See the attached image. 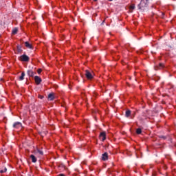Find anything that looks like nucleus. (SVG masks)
Wrapping results in <instances>:
<instances>
[{"label":"nucleus","mask_w":176,"mask_h":176,"mask_svg":"<svg viewBox=\"0 0 176 176\" xmlns=\"http://www.w3.org/2000/svg\"><path fill=\"white\" fill-rule=\"evenodd\" d=\"M24 76H25V72H22L21 76L19 77V80H24Z\"/></svg>","instance_id":"ddd939ff"},{"label":"nucleus","mask_w":176,"mask_h":176,"mask_svg":"<svg viewBox=\"0 0 176 176\" xmlns=\"http://www.w3.org/2000/svg\"><path fill=\"white\" fill-rule=\"evenodd\" d=\"M136 133H137V134H141V133H142V130L141 129V128L137 129Z\"/></svg>","instance_id":"a211bd4d"},{"label":"nucleus","mask_w":176,"mask_h":176,"mask_svg":"<svg viewBox=\"0 0 176 176\" xmlns=\"http://www.w3.org/2000/svg\"><path fill=\"white\" fill-rule=\"evenodd\" d=\"M85 76L88 80H91L93 79V78H94V76H93V73H91L89 70H85Z\"/></svg>","instance_id":"7ed1b4c3"},{"label":"nucleus","mask_w":176,"mask_h":176,"mask_svg":"<svg viewBox=\"0 0 176 176\" xmlns=\"http://www.w3.org/2000/svg\"><path fill=\"white\" fill-rule=\"evenodd\" d=\"M25 46L27 49H32V45H31L28 41L25 42Z\"/></svg>","instance_id":"1a4fd4ad"},{"label":"nucleus","mask_w":176,"mask_h":176,"mask_svg":"<svg viewBox=\"0 0 176 176\" xmlns=\"http://www.w3.org/2000/svg\"><path fill=\"white\" fill-rule=\"evenodd\" d=\"M19 60L24 63H28V61H30V57L26 54H23L19 57Z\"/></svg>","instance_id":"f03ea898"},{"label":"nucleus","mask_w":176,"mask_h":176,"mask_svg":"<svg viewBox=\"0 0 176 176\" xmlns=\"http://www.w3.org/2000/svg\"><path fill=\"white\" fill-rule=\"evenodd\" d=\"M130 115H131V111L126 110L125 113L126 118H129Z\"/></svg>","instance_id":"4468645a"},{"label":"nucleus","mask_w":176,"mask_h":176,"mask_svg":"<svg viewBox=\"0 0 176 176\" xmlns=\"http://www.w3.org/2000/svg\"><path fill=\"white\" fill-rule=\"evenodd\" d=\"M34 80L36 85H41V82H42V79L38 76H34Z\"/></svg>","instance_id":"39448f33"},{"label":"nucleus","mask_w":176,"mask_h":176,"mask_svg":"<svg viewBox=\"0 0 176 176\" xmlns=\"http://www.w3.org/2000/svg\"><path fill=\"white\" fill-rule=\"evenodd\" d=\"M27 74H28V76H30L32 78H34V75H35V74L34 73V72L32 70H28Z\"/></svg>","instance_id":"6e6552de"},{"label":"nucleus","mask_w":176,"mask_h":176,"mask_svg":"<svg viewBox=\"0 0 176 176\" xmlns=\"http://www.w3.org/2000/svg\"><path fill=\"white\" fill-rule=\"evenodd\" d=\"M0 38H1V34H0Z\"/></svg>","instance_id":"a878e982"},{"label":"nucleus","mask_w":176,"mask_h":176,"mask_svg":"<svg viewBox=\"0 0 176 176\" xmlns=\"http://www.w3.org/2000/svg\"><path fill=\"white\" fill-rule=\"evenodd\" d=\"M102 160H108V153H104V154H102Z\"/></svg>","instance_id":"9b49d317"},{"label":"nucleus","mask_w":176,"mask_h":176,"mask_svg":"<svg viewBox=\"0 0 176 176\" xmlns=\"http://www.w3.org/2000/svg\"><path fill=\"white\" fill-rule=\"evenodd\" d=\"M109 1H113V0H109Z\"/></svg>","instance_id":"393cba45"},{"label":"nucleus","mask_w":176,"mask_h":176,"mask_svg":"<svg viewBox=\"0 0 176 176\" xmlns=\"http://www.w3.org/2000/svg\"><path fill=\"white\" fill-rule=\"evenodd\" d=\"M42 73V69H38V70H37V74H41Z\"/></svg>","instance_id":"412c9836"},{"label":"nucleus","mask_w":176,"mask_h":176,"mask_svg":"<svg viewBox=\"0 0 176 176\" xmlns=\"http://www.w3.org/2000/svg\"><path fill=\"white\" fill-rule=\"evenodd\" d=\"M37 152L39 153V155H43V151H42V150L37 149Z\"/></svg>","instance_id":"aec40b11"},{"label":"nucleus","mask_w":176,"mask_h":176,"mask_svg":"<svg viewBox=\"0 0 176 176\" xmlns=\"http://www.w3.org/2000/svg\"><path fill=\"white\" fill-rule=\"evenodd\" d=\"M17 31H19V29H17V28H14L12 32L13 35H16V34H17Z\"/></svg>","instance_id":"dca6fc26"},{"label":"nucleus","mask_w":176,"mask_h":176,"mask_svg":"<svg viewBox=\"0 0 176 176\" xmlns=\"http://www.w3.org/2000/svg\"><path fill=\"white\" fill-rule=\"evenodd\" d=\"M95 2H97V0H94Z\"/></svg>","instance_id":"5701e85b"},{"label":"nucleus","mask_w":176,"mask_h":176,"mask_svg":"<svg viewBox=\"0 0 176 176\" xmlns=\"http://www.w3.org/2000/svg\"><path fill=\"white\" fill-rule=\"evenodd\" d=\"M162 68H164V65L163 63H160L159 65L155 67V69H162Z\"/></svg>","instance_id":"9d476101"},{"label":"nucleus","mask_w":176,"mask_h":176,"mask_svg":"<svg viewBox=\"0 0 176 176\" xmlns=\"http://www.w3.org/2000/svg\"><path fill=\"white\" fill-rule=\"evenodd\" d=\"M100 140L102 142L105 141V140H107V134L105 133V132H102L100 134Z\"/></svg>","instance_id":"20e7f679"},{"label":"nucleus","mask_w":176,"mask_h":176,"mask_svg":"<svg viewBox=\"0 0 176 176\" xmlns=\"http://www.w3.org/2000/svg\"><path fill=\"white\" fill-rule=\"evenodd\" d=\"M162 138H166V137H162Z\"/></svg>","instance_id":"b1692460"},{"label":"nucleus","mask_w":176,"mask_h":176,"mask_svg":"<svg viewBox=\"0 0 176 176\" xmlns=\"http://www.w3.org/2000/svg\"><path fill=\"white\" fill-rule=\"evenodd\" d=\"M58 176H65L64 174H59Z\"/></svg>","instance_id":"4be33fe9"},{"label":"nucleus","mask_w":176,"mask_h":176,"mask_svg":"<svg viewBox=\"0 0 176 176\" xmlns=\"http://www.w3.org/2000/svg\"><path fill=\"white\" fill-rule=\"evenodd\" d=\"M13 127L14 129H20V127H21V122H15L14 124H13Z\"/></svg>","instance_id":"423d86ee"},{"label":"nucleus","mask_w":176,"mask_h":176,"mask_svg":"<svg viewBox=\"0 0 176 176\" xmlns=\"http://www.w3.org/2000/svg\"><path fill=\"white\" fill-rule=\"evenodd\" d=\"M149 0H141L140 4H138V8L140 10H144L146 6H148Z\"/></svg>","instance_id":"f257e3e1"},{"label":"nucleus","mask_w":176,"mask_h":176,"mask_svg":"<svg viewBox=\"0 0 176 176\" xmlns=\"http://www.w3.org/2000/svg\"><path fill=\"white\" fill-rule=\"evenodd\" d=\"M30 159H31L32 163H36V162H37L38 160L36 159V157H35V155H30Z\"/></svg>","instance_id":"0eeeda50"},{"label":"nucleus","mask_w":176,"mask_h":176,"mask_svg":"<svg viewBox=\"0 0 176 176\" xmlns=\"http://www.w3.org/2000/svg\"><path fill=\"white\" fill-rule=\"evenodd\" d=\"M8 171V169L6 168H4L3 169H0V174H3L4 173H6Z\"/></svg>","instance_id":"f3484780"},{"label":"nucleus","mask_w":176,"mask_h":176,"mask_svg":"<svg viewBox=\"0 0 176 176\" xmlns=\"http://www.w3.org/2000/svg\"><path fill=\"white\" fill-rule=\"evenodd\" d=\"M130 9H131V10H134L135 9V5H131L130 6Z\"/></svg>","instance_id":"6ab92c4d"},{"label":"nucleus","mask_w":176,"mask_h":176,"mask_svg":"<svg viewBox=\"0 0 176 176\" xmlns=\"http://www.w3.org/2000/svg\"><path fill=\"white\" fill-rule=\"evenodd\" d=\"M48 98L50 101H53V100H54V94H50L48 95Z\"/></svg>","instance_id":"f8f14e48"},{"label":"nucleus","mask_w":176,"mask_h":176,"mask_svg":"<svg viewBox=\"0 0 176 176\" xmlns=\"http://www.w3.org/2000/svg\"><path fill=\"white\" fill-rule=\"evenodd\" d=\"M21 48H22L21 45H17L16 49H17L18 53H21V52H23V50Z\"/></svg>","instance_id":"2eb2a0df"}]
</instances>
